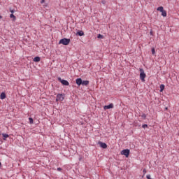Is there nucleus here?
<instances>
[{
	"label": "nucleus",
	"instance_id": "24",
	"mask_svg": "<svg viewBox=\"0 0 179 179\" xmlns=\"http://www.w3.org/2000/svg\"><path fill=\"white\" fill-rule=\"evenodd\" d=\"M62 171V168H60V167L57 168V171Z\"/></svg>",
	"mask_w": 179,
	"mask_h": 179
},
{
	"label": "nucleus",
	"instance_id": "12",
	"mask_svg": "<svg viewBox=\"0 0 179 179\" xmlns=\"http://www.w3.org/2000/svg\"><path fill=\"white\" fill-rule=\"evenodd\" d=\"M81 85H83V86H87V85H89V80H83Z\"/></svg>",
	"mask_w": 179,
	"mask_h": 179
},
{
	"label": "nucleus",
	"instance_id": "6",
	"mask_svg": "<svg viewBox=\"0 0 179 179\" xmlns=\"http://www.w3.org/2000/svg\"><path fill=\"white\" fill-rule=\"evenodd\" d=\"M99 145H100L101 148H102V149H107V144L106 143L99 141Z\"/></svg>",
	"mask_w": 179,
	"mask_h": 179
},
{
	"label": "nucleus",
	"instance_id": "26",
	"mask_svg": "<svg viewBox=\"0 0 179 179\" xmlns=\"http://www.w3.org/2000/svg\"><path fill=\"white\" fill-rule=\"evenodd\" d=\"M146 178H147L148 179H151V178H150V175H147Z\"/></svg>",
	"mask_w": 179,
	"mask_h": 179
},
{
	"label": "nucleus",
	"instance_id": "16",
	"mask_svg": "<svg viewBox=\"0 0 179 179\" xmlns=\"http://www.w3.org/2000/svg\"><path fill=\"white\" fill-rule=\"evenodd\" d=\"M10 19H13V20H16V16H15L13 14H10Z\"/></svg>",
	"mask_w": 179,
	"mask_h": 179
},
{
	"label": "nucleus",
	"instance_id": "28",
	"mask_svg": "<svg viewBox=\"0 0 179 179\" xmlns=\"http://www.w3.org/2000/svg\"><path fill=\"white\" fill-rule=\"evenodd\" d=\"M0 19H2V15H0Z\"/></svg>",
	"mask_w": 179,
	"mask_h": 179
},
{
	"label": "nucleus",
	"instance_id": "9",
	"mask_svg": "<svg viewBox=\"0 0 179 179\" xmlns=\"http://www.w3.org/2000/svg\"><path fill=\"white\" fill-rule=\"evenodd\" d=\"M76 34L80 36V37H82V36H85V32H83V31H77Z\"/></svg>",
	"mask_w": 179,
	"mask_h": 179
},
{
	"label": "nucleus",
	"instance_id": "4",
	"mask_svg": "<svg viewBox=\"0 0 179 179\" xmlns=\"http://www.w3.org/2000/svg\"><path fill=\"white\" fill-rule=\"evenodd\" d=\"M121 155L125 156L126 157H129V150L125 149L121 151Z\"/></svg>",
	"mask_w": 179,
	"mask_h": 179
},
{
	"label": "nucleus",
	"instance_id": "22",
	"mask_svg": "<svg viewBox=\"0 0 179 179\" xmlns=\"http://www.w3.org/2000/svg\"><path fill=\"white\" fill-rule=\"evenodd\" d=\"M98 38H103V35L99 34L97 36Z\"/></svg>",
	"mask_w": 179,
	"mask_h": 179
},
{
	"label": "nucleus",
	"instance_id": "14",
	"mask_svg": "<svg viewBox=\"0 0 179 179\" xmlns=\"http://www.w3.org/2000/svg\"><path fill=\"white\" fill-rule=\"evenodd\" d=\"M2 136L3 138V141H6V138H9V135L6 134H2Z\"/></svg>",
	"mask_w": 179,
	"mask_h": 179
},
{
	"label": "nucleus",
	"instance_id": "23",
	"mask_svg": "<svg viewBox=\"0 0 179 179\" xmlns=\"http://www.w3.org/2000/svg\"><path fill=\"white\" fill-rule=\"evenodd\" d=\"M142 118H143L144 120L146 118V115L145 114H143L141 115Z\"/></svg>",
	"mask_w": 179,
	"mask_h": 179
},
{
	"label": "nucleus",
	"instance_id": "30",
	"mask_svg": "<svg viewBox=\"0 0 179 179\" xmlns=\"http://www.w3.org/2000/svg\"><path fill=\"white\" fill-rule=\"evenodd\" d=\"M150 34H152V32H150Z\"/></svg>",
	"mask_w": 179,
	"mask_h": 179
},
{
	"label": "nucleus",
	"instance_id": "25",
	"mask_svg": "<svg viewBox=\"0 0 179 179\" xmlns=\"http://www.w3.org/2000/svg\"><path fill=\"white\" fill-rule=\"evenodd\" d=\"M143 174H146V169H144L143 170Z\"/></svg>",
	"mask_w": 179,
	"mask_h": 179
},
{
	"label": "nucleus",
	"instance_id": "11",
	"mask_svg": "<svg viewBox=\"0 0 179 179\" xmlns=\"http://www.w3.org/2000/svg\"><path fill=\"white\" fill-rule=\"evenodd\" d=\"M40 57H35L33 59L34 62H40Z\"/></svg>",
	"mask_w": 179,
	"mask_h": 179
},
{
	"label": "nucleus",
	"instance_id": "27",
	"mask_svg": "<svg viewBox=\"0 0 179 179\" xmlns=\"http://www.w3.org/2000/svg\"><path fill=\"white\" fill-rule=\"evenodd\" d=\"M44 2H45V0H41V3H44Z\"/></svg>",
	"mask_w": 179,
	"mask_h": 179
},
{
	"label": "nucleus",
	"instance_id": "21",
	"mask_svg": "<svg viewBox=\"0 0 179 179\" xmlns=\"http://www.w3.org/2000/svg\"><path fill=\"white\" fill-rule=\"evenodd\" d=\"M142 128H148V124H145L142 125Z\"/></svg>",
	"mask_w": 179,
	"mask_h": 179
},
{
	"label": "nucleus",
	"instance_id": "18",
	"mask_svg": "<svg viewBox=\"0 0 179 179\" xmlns=\"http://www.w3.org/2000/svg\"><path fill=\"white\" fill-rule=\"evenodd\" d=\"M29 124H34V122L31 117H29Z\"/></svg>",
	"mask_w": 179,
	"mask_h": 179
},
{
	"label": "nucleus",
	"instance_id": "2",
	"mask_svg": "<svg viewBox=\"0 0 179 179\" xmlns=\"http://www.w3.org/2000/svg\"><path fill=\"white\" fill-rule=\"evenodd\" d=\"M139 71H140L141 80H142L143 82H145V78H146V73H145V70H143V69H140Z\"/></svg>",
	"mask_w": 179,
	"mask_h": 179
},
{
	"label": "nucleus",
	"instance_id": "3",
	"mask_svg": "<svg viewBox=\"0 0 179 179\" xmlns=\"http://www.w3.org/2000/svg\"><path fill=\"white\" fill-rule=\"evenodd\" d=\"M58 80L61 82L62 85H64V86H69V82H68V80H62L60 77L58 78Z\"/></svg>",
	"mask_w": 179,
	"mask_h": 179
},
{
	"label": "nucleus",
	"instance_id": "19",
	"mask_svg": "<svg viewBox=\"0 0 179 179\" xmlns=\"http://www.w3.org/2000/svg\"><path fill=\"white\" fill-rule=\"evenodd\" d=\"M152 55H155L156 54V51L155 50V48H152L151 50Z\"/></svg>",
	"mask_w": 179,
	"mask_h": 179
},
{
	"label": "nucleus",
	"instance_id": "1",
	"mask_svg": "<svg viewBox=\"0 0 179 179\" xmlns=\"http://www.w3.org/2000/svg\"><path fill=\"white\" fill-rule=\"evenodd\" d=\"M69 43H71V39L64 38L59 41V44H63V45H68Z\"/></svg>",
	"mask_w": 179,
	"mask_h": 179
},
{
	"label": "nucleus",
	"instance_id": "29",
	"mask_svg": "<svg viewBox=\"0 0 179 179\" xmlns=\"http://www.w3.org/2000/svg\"><path fill=\"white\" fill-rule=\"evenodd\" d=\"M0 166H1V162H0Z\"/></svg>",
	"mask_w": 179,
	"mask_h": 179
},
{
	"label": "nucleus",
	"instance_id": "15",
	"mask_svg": "<svg viewBox=\"0 0 179 179\" xmlns=\"http://www.w3.org/2000/svg\"><path fill=\"white\" fill-rule=\"evenodd\" d=\"M157 10H159V12H163L164 10V8L163 6H159L157 8Z\"/></svg>",
	"mask_w": 179,
	"mask_h": 179
},
{
	"label": "nucleus",
	"instance_id": "7",
	"mask_svg": "<svg viewBox=\"0 0 179 179\" xmlns=\"http://www.w3.org/2000/svg\"><path fill=\"white\" fill-rule=\"evenodd\" d=\"M103 108L104 110H110V108H114V104L110 103L109 105L105 106Z\"/></svg>",
	"mask_w": 179,
	"mask_h": 179
},
{
	"label": "nucleus",
	"instance_id": "17",
	"mask_svg": "<svg viewBox=\"0 0 179 179\" xmlns=\"http://www.w3.org/2000/svg\"><path fill=\"white\" fill-rule=\"evenodd\" d=\"M159 87H160V92H163V90H164V85L163 84L161 85Z\"/></svg>",
	"mask_w": 179,
	"mask_h": 179
},
{
	"label": "nucleus",
	"instance_id": "5",
	"mask_svg": "<svg viewBox=\"0 0 179 179\" xmlns=\"http://www.w3.org/2000/svg\"><path fill=\"white\" fill-rule=\"evenodd\" d=\"M57 101H64V95L62 94H58L57 95Z\"/></svg>",
	"mask_w": 179,
	"mask_h": 179
},
{
	"label": "nucleus",
	"instance_id": "8",
	"mask_svg": "<svg viewBox=\"0 0 179 179\" xmlns=\"http://www.w3.org/2000/svg\"><path fill=\"white\" fill-rule=\"evenodd\" d=\"M76 85H78V86H80V85H82V83H83L82 78H77V79L76 80Z\"/></svg>",
	"mask_w": 179,
	"mask_h": 179
},
{
	"label": "nucleus",
	"instance_id": "13",
	"mask_svg": "<svg viewBox=\"0 0 179 179\" xmlns=\"http://www.w3.org/2000/svg\"><path fill=\"white\" fill-rule=\"evenodd\" d=\"M161 13H162V16H163V17H166L167 16V12L166 10H164Z\"/></svg>",
	"mask_w": 179,
	"mask_h": 179
},
{
	"label": "nucleus",
	"instance_id": "20",
	"mask_svg": "<svg viewBox=\"0 0 179 179\" xmlns=\"http://www.w3.org/2000/svg\"><path fill=\"white\" fill-rule=\"evenodd\" d=\"M10 12L12 13L11 15H13L15 13V10L10 8Z\"/></svg>",
	"mask_w": 179,
	"mask_h": 179
},
{
	"label": "nucleus",
	"instance_id": "10",
	"mask_svg": "<svg viewBox=\"0 0 179 179\" xmlns=\"http://www.w3.org/2000/svg\"><path fill=\"white\" fill-rule=\"evenodd\" d=\"M0 99H1V100L6 99V94H5L4 92H2L0 95Z\"/></svg>",
	"mask_w": 179,
	"mask_h": 179
}]
</instances>
